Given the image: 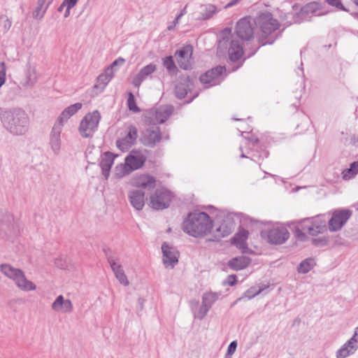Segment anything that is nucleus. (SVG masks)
Segmentation results:
<instances>
[{
	"label": "nucleus",
	"mask_w": 358,
	"mask_h": 358,
	"mask_svg": "<svg viewBox=\"0 0 358 358\" xmlns=\"http://www.w3.org/2000/svg\"><path fill=\"white\" fill-rule=\"evenodd\" d=\"M254 29V23H252L249 18H241L236 26L235 32L238 39L231 38V29L226 27L219 34L217 50L222 52L228 49L230 60L237 62L243 54L241 41H249L252 39Z\"/></svg>",
	"instance_id": "nucleus-1"
},
{
	"label": "nucleus",
	"mask_w": 358,
	"mask_h": 358,
	"mask_svg": "<svg viewBox=\"0 0 358 358\" xmlns=\"http://www.w3.org/2000/svg\"><path fill=\"white\" fill-rule=\"evenodd\" d=\"M0 119L3 127L14 136H22L29 130V118L27 113L19 108H0Z\"/></svg>",
	"instance_id": "nucleus-2"
},
{
	"label": "nucleus",
	"mask_w": 358,
	"mask_h": 358,
	"mask_svg": "<svg viewBox=\"0 0 358 358\" xmlns=\"http://www.w3.org/2000/svg\"><path fill=\"white\" fill-rule=\"evenodd\" d=\"M212 228L213 220L204 212L189 213L182 223L183 231L195 238L207 235Z\"/></svg>",
	"instance_id": "nucleus-3"
},
{
	"label": "nucleus",
	"mask_w": 358,
	"mask_h": 358,
	"mask_svg": "<svg viewBox=\"0 0 358 358\" xmlns=\"http://www.w3.org/2000/svg\"><path fill=\"white\" fill-rule=\"evenodd\" d=\"M137 189L129 192L128 197L131 205L136 210H141L145 206V190L151 192L155 189L156 180L150 175H141L134 182Z\"/></svg>",
	"instance_id": "nucleus-4"
},
{
	"label": "nucleus",
	"mask_w": 358,
	"mask_h": 358,
	"mask_svg": "<svg viewBox=\"0 0 358 358\" xmlns=\"http://www.w3.org/2000/svg\"><path fill=\"white\" fill-rule=\"evenodd\" d=\"M257 23L262 31L259 38L260 46L271 45L280 36V33L275 34L274 36L272 35L279 28L280 23L273 17L270 13H261L257 18Z\"/></svg>",
	"instance_id": "nucleus-5"
},
{
	"label": "nucleus",
	"mask_w": 358,
	"mask_h": 358,
	"mask_svg": "<svg viewBox=\"0 0 358 358\" xmlns=\"http://www.w3.org/2000/svg\"><path fill=\"white\" fill-rule=\"evenodd\" d=\"M0 270L6 276L15 281L16 285L20 289L24 291L36 289V285L27 279L21 269L15 268L8 264H2L0 266Z\"/></svg>",
	"instance_id": "nucleus-6"
},
{
	"label": "nucleus",
	"mask_w": 358,
	"mask_h": 358,
	"mask_svg": "<svg viewBox=\"0 0 358 358\" xmlns=\"http://www.w3.org/2000/svg\"><path fill=\"white\" fill-rule=\"evenodd\" d=\"M235 217L236 220L241 221L243 215L241 213L237 214L234 213H229L224 215L221 220L220 226L216 229V233L217 234H215L214 239L211 241H218L221 238L226 237L231 234L235 228ZM248 219L252 221L251 218L244 216V221H246Z\"/></svg>",
	"instance_id": "nucleus-7"
},
{
	"label": "nucleus",
	"mask_w": 358,
	"mask_h": 358,
	"mask_svg": "<svg viewBox=\"0 0 358 358\" xmlns=\"http://www.w3.org/2000/svg\"><path fill=\"white\" fill-rule=\"evenodd\" d=\"M101 120V115L98 110L87 113L82 119L79 125V132L83 138H90L97 130Z\"/></svg>",
	"instance_id": "nucleus-8"
},
{
	"label": "nucleus",
	"mask_w": 358,
	"mask_h": 358,
	"mask_svg": "<svg viewBox=\"0 0 358 358\" xmlns=\"http://www.w3.org/2000/svg\"><path fill=\"white\" fill-rule=\"evenodd\" d=\"M261 236L270 244L281 245L289 238V233L286 227L278 226L270 229L262 231Z\"/></svg>",
	"instance_id": "nucleus-9"
},
{
	"label": "nucleus",
	"mask_w": 358,
	"mask_h": 358,
	"mask_svg": "<svg viewBox=\"0 0 358 358\" xmlns=\"http://www.w3.org/2000/svg\"><path fill=\"white\" fill-rule=\"evenodd\" d=\"M171 192L166 189H157L150 194L149 206L155 210L167 208L171 201Z\"/></svg>",
	"instance_id": "nucleus-10"
},
{
	"label": "nucleus",
	"mask_w": 358,
	"mask_h": 358,
	"mask_svg": "<svg viewBox=\"0 0 358 358\" xmlns=\"http://www.w3.org/2000/svg\"><path fill=\"white\" fill-rule=\"evenodd\" d=\"M303 229L313 236H317L327 230V219L324 215H319L315 217L303 220Z\"/></svg>",
	"instance_id": "nucleus-11"
},
{
	"label": "nucleus",
	"mask_w": 358,
	"mask_h": 358,
	"mask_svg": "<svg viewBox=\"0 0 358 358\" xmlns=\"http://www.w3.org/2000/svg\"><path fill=\"white\" fill-rule=\"evenodd\" d=\"M352 211L349 209H336L332 213V216L328 221L329 229L331 231L340 230L350 218Z\"/></svg>",
	"instance_id": "nucleus-12"
},
{
	"label": "nucleus",
	"mask_w": 358,
	"mask_h": 358,
	"mask_svg": "<svg viewBox=\"0 0 358 358\" xmlns=\"http://www.w3.org/2000/svg\"><path fill=\"white\" fill-rule=\"evenodd\" d=\"M173 112L172 106H162L157 108H152L148 112L146 117L150 119L154 124H163Z\"/></svg>",
	"instance_id": "nucleus-13"
},
{
	"label": "nucleus",
	"mask_w": 358,
	"mask_h": 358,
	"mask_svg": "<svg viewBox=\"0 0 358 358\" xmlns=\"http://www.w3.org/2000/svg\"><path fill=\"white\" fill-rule=\"evenodd\" d=\"M146 161L145 157L139 152L132 151L124 159V171L126 173L141 169Z\"/></svg>",
	"instance_id": "nucleus-14"
},
{
	"label": "nucleus",
	"mask_w": 358,
	"mask_h": 358,
	"mask_svg": "<svg viewBox=\"0 0 358 358\" xmlns=\"http://www.w3.org/2000/svg\"><path fill=\"white\" fill-rule=\"evenodd\" d=\"M163 263L166 268H173L178 262L180 253L176 248L170 245L166 242L162 245Z\"/></svg>",
	"instance_id": "nucleus-15"
},
{
	"label": "nucleus",
	"mask_w": 358,
	"mask_h": 358,
	"mask_svg": "<svg viewBox=\"0 0 358 358\" xmlns=\"http://www.w3.org/2000/svg\"><path fill=\"white\" fill-rule=\"evenodd\" d=\"M162 139L160 129L158 127L145 129L141 137V143L148 147L153 148Z\"/></svg>",
	"instance_id": "nucleus-16"
},
{
	"label": "nucleus",
	"mask_w": 358,
	"mask_h": 358,
	"mask_svg": "<svg viewBox=\"0 0 358 358\" xmlns=\"http://www.w3.org/2000/svg\"><path fill=\"white\" fill-rule=\"evenodd\" d=\"M193 52L192 46L190 45H185L175 52V57L179 66L184 70H189L192 68L189 59Z\"/></svg>",
	"instance_id": "nucleus-17"
},
{
	"label": "nucleus",
	"mask_w": 358,
	"mask_h": 358,
	"mask_svg": "<svg viewBox=\"0 0 358 358\" xmlns=\"http://www.w3.org/2000/svg\"><path fill=\"white\" fill-rule=\"evenodd\" d=\"M138 131L136 127L134 125H130L128 127V132L126 136L117 140L116 145L122 152L127 151L136 143Z\"/></svg>",
	"instance_id": "nucleus-18"
},
{
	"label": "nucleus",
	"mask_w": 358,
	"mask_h": 358,
	"mask_svg": "<svg viewBox=\"0 0 358 358\" xmlns=\"http://www.w3.org/2000/svg\"><path fill=\"white\" fill-rule=\"evenodd\" d=\"M103 250L107 257V260L115 275V278L119 280V282L122 285L124 286L128 285L129 282V280H127V278L124 273V270L122 269V266L119 264H117L115 259L111 255H108L110 249H103Z\"/></svg>",
	"instance_id": "nucleus-19"
},
{
	"label": "nucleus",
	"mask_w": 358,
	"mask_h": 358,
	"mask_svg": "<svg viewBox=\"0 0 358 358\" xmlns=\"http://www.w3.org/2000/svg\"><path fill=\"white\" fill-rule=\"evenodd\" d=\"M226 71L224 66H217L200 76V81L203 84H210V86L217 85L216 80Z\"/></svg>",
	"instance_id": "nucleus-20"
},
{
	"label": "nucleus",
	"mask_w": 358,
	"mask_h": 358,
	"mask_svg": "<svg viewBox=\"0 0 358 358\" xmlns=\"http://www.w3.org/2000/svg\"><path fill=\"white\" fill-rule=\"evenodd\" d=\"M62 124L58 122L53 126L50 135V145L52 150L57 154L61 148V133L62 130Z\"/></svg>",
	"instance_id": "nucleus-21"
},
{
	"label": "nucleus",
	"mask_w": 358,
	"mask_h": 358,
	"mask_svg": "<svg viewBox=\"0 0 358 358\" xmlns=\"http://www.w3.org/2000/svg\"><path fill=\"white\" fill-rule=\"evenodd\" d=\"M52 309L57 312L69 313L73 310V304L71 300H65L62 295H59L52 303Z\"/></svg>",
	"instance_id": "nucleus-22"
},
{
	"label": "nucleus",
	"mask_w": 358,
	"mask_h": 358,
	"mask_svg": "<svg viewBox=\"0 0 358 358\" xmlns=\"http://www.w3.org/2000/svg\"><path fill=\"white\" fill-rule=\"evenodd\" d=\"M115 157L116 155L109 151H106L103 153V157L101 159L99 166L101 169L102 174L106 179H108L109 177L110 169Z\"/></svg>",
	"instance_id": "nucleus-23"
},
{
	"label": "nucleus",
	"mask_w": 358,
	"mask_h": 358,
	"mask_svg": "<svg viewBox=\"0 0 358 358\" xmlns=\"http://www.w3.org/2000/svg\"><path fill=\"white\" fill-rule=\"evenodd\" d=\"M157 69L155 64L150 63L143 67L138 73L134 78L132 84L134 86L138 87L142 82L150 75L154 73Z\"/></svg>",
	"instance_id": "nucleus-24"
},
{
	"label": "nucleus",
	"mask_w": 358,
	"mask_h": 358,
	"mask_svg": "<svg viewBox=\"0 0 358 358\" xmlns=\"http://www.w3.org/2000/svg\"><path fill=\"white\" fill-rule=\"evenodd\" d=\"M248 234L249 232L248 230L242 229L231 238V244L242 250L243 253H245L248 249L247 244Z\"/></svg>",
	"instance_id": "nucleus-25"
},
{
	"label": "nucleus",
	"mask_w": 358,
	"mask_h": 358,
	"mask_svg": "<svg viewBox=\"0 0 358 358\" xmlns=\"http://www.w3.org/2000/svg\"><path fill=\"white\" fill-rule=\"evenodd\" d=\"M251 262V259L246 256H238L231 259L228 263V266L234 271H241L246 267Z\"/></svg>",
	"instance_id": "nucleus-26"
},
{
	"label": "nucleus",
	"mask_w": 358,
	"mask_h": 358,
	"mask_svg": "<svg viewBox=\"0 0 358 358\" xmlns=\"http://www.w3.org/2000/svg\"><path fill=\"white\" fill-rule=\"evenodd\" d=\"M82 106L83 105L81 103H76L66 108L58 117L57 122L63 125L64 122L76 114L82 108Z\"/></svg>",
	"instance_id": "nucleus-27"
},
{
	"label": "nucleus",
	"mask_w": 358,
	"mask_h": 358,
	"mask_svg": "<svg viewBox=\"0 0 358 358\" xmlns=\"http://www.w3.org/2000/svg\"><path fill=\"white\" fill-rule=\"evenodd\" d=\"M192 86V83L189 77L186 78L183 81L179 82L175 87L176 96L179 99H184Z\"/></svg>",
	"instance_id": "nucleus-28"
},
{
	"label": "nucleus",
	"mask_w": 358,
	"mask_h": 358,
	"mask_svg": "<svg viewBox=\"0 0 358 358\" xmlns=\"http://www.w3.org/2000/svg\"><path fill=\"white\" fill-rule=\"evenodd\" d=\"M358 347L350 339L343 345V346L337 350L336 353V358H346L348 356L353 355Z\"/></svg>",
	"instance_id": "nucleus-29"
},
{
	"label": "nucleus",
	"mask_w": 358,
	"mask_h": 358,
	"mask_svg": "<svg viewBox=\"0 0 358 358\" xmlns=\"http://www.w3.org/2000/svg\"><path fill=\"white\" fill-rule=\"evenodd\" d=\"M217 12V8L213 4H206L201 6L200 15L198 20H207L210 19Z\"/></svg>",
	"instance_id": "nucleus-30"
},
{
	"label": "nucleus",
	"mask_w": 358,
	"mask_h": 358,
	"mask_svg": "<svg viewBox=\"0 0 358 358\" xmlns=\"http://www.w3.org/2000/svg\"><path fill=\"white\" fill-rule=\"evenodd\" d=\"M316 263L313 258H307L303 260L297 266V271L299 273L306 274L315 266Z\"/></svg>",
	"instance_id": "nucleus-31"
},
{
	"label": "nucleus",
	"mask_w": 358,
	"mask_h": 358,
	"mask_svg": "<svg viewBox=\"0 0 358 358\" xmlns=\"http://www.w3.org/2000/svg\"><path fill=\"white\" fill-rule=\"evenodd\" d=\"M163 66L166 69L170 75L177 74L178 69L172 56H167L162 59Z\"/></svg>",
	"instance_id": "nucleus-32"
},
{
	"label": "nucleus",
	"mask_w": 358,
	"mask_h": 358,
	"mask_svg": "<svg viewBox=\"0 0 358 358\" xmlns=\"http://www.w3.org/2000/svg\"><path fill=\"white\" fill-rule=\"evenodd\" d=\"M220 294L216 292H208L203 294L202 303L205 307L210 309L214 303L218 299Z\"/></svg>",
	"instance_id": "nucleus-33"
},
{
	"label": "nucleus",
	"mask_w": 358,
	"mask_h": 358,
	"mask_svg": "<svg viewBox=\"0 0 358 358\" xmlns=\"http://www.w3.org/2000/svg\"><path fill=\"white\" fill-rule=\"evenodd\" d=\"M47 3L45 0H38L37 5L34 10L32 15L34 18H42L45 13L47 9H45V6Z\"/></svg>",
	"instance_id": "nucleus-34"
},
{
	"label": "nucleus",
	"mask_w": 358,
	"mask_h": 358,
	"mask_svg": "<svg viewBox=\"0 0 358 358\" xmlns=\"http://www.w3.org/2000/svg\"><path fill=\"white\" fill-rule=\"evenodd\" d=\"M358 173V161L350 164V168L345 169L342 174L343 179H350Z\"/></svg>",
	"instance_id": "nucleus-35"
},
{
	"label": "nucleus",
	"mask_w": 358,
	"mask_h": 358,
	"mask_svg": "<svg viewBox=\"0 0 358 358\" xmlns=\"http://www.w3.org/2000/svg\"><path fill=\"white\" fill-rule=\"evenodd\" d=\"M127 104L129 110L134 113H139L141 111L140 108L137 106L136 103L135 96L131 92H128Z\"/></svg>",
	"instance_id": "nucleus-36"
},
{
	"label": "nucleus",
	"mask_w": 358,
	"mask_h": 358,
	"mask_svg": "<svg viewBox=\"0 0 358 358\" xmlns=\"http://www.w3.org/2000/svg\"><path fill=\"white\" fill-rule=\"evenodd\" d=\"M268 287H252L244 292V296L248 299L254 298Z\"/></svg>",
	"instance_id": "nucleus-37"
},
{
	"label": "nucleus",
	"mask_w": 358,
	"mask_h": 358,
	"mask_svg": "<svg viewBox=\"0 0 358 358\" xmlns=\"http://www.w3.org/2000/svg\"><path fill=\"white\" fill-rule=\"evenodd\" d=\"M12 25V21L6 16L0 17V30L3 33L7 32Z\"/></svg>",
	"instance_id": "nucleus-38"
},
{
	"label": "nucleus",
	"mask_w": 358,
	"mask_h": 358,
	"mask_svg": "<svg viewBox=\"0 0 358 358\" xmlns=\"http://www.w3.org/2000/svg\"><path fill=\"white\" fill-rule=\"evenodd\" d=\"M311 243L316 247H324L329 243V238L327 236L314 238L312 239Z\"/></svg>",
	"instance_id": "nucleus-39"
},
{
	"label": "nucleus",
	"mask_w": 358,
	"mask_h": 358,
	"mask_svg": "<svg viewBox=\"0 0 358 358\" xmlns=\"http://www.w3.org/2000/svg\"><path fill=\"white\" fill-rule=\"evenodd\" d=\"M209 310V308L205 307L202 303L198 310L194 311V317L199 320H203L207 315Z\"/></svg>",
	"instance_id": "nucleus-40"
},
{
	"label": "nucleus",
	"mask_w": 358,
	"mask_h": 358,
	"mask_svg": "<svg viewBox=\"0 0 358 358\" xmlns=\"http://www.w3.org/2000/svg\"><path fill=\"white\" fill-rule=\"evenodd\" d=\"M329 5L336 7L338 10L343 11H348V9L343 5L341 0H325Z\"/></svg>",
	"instance_id": "nucleus-41"
},
{
	"label": "nucleus",
	"mask_w": 358,
	"mask_h": 358,
	"mask_svg": "<svg viewBox=\"0 0 358 358\" xmlns=\"http://www.w3.org/2000/svg\"><path fill=\"white\" fill-rule=\"evenodd\" d=\"M27 83L29 86H33L36 82V75L34 70L29 71L27 75Z\"/></svg>",
	"instance_id": "nucleus-42"
},
{
	"label": "nucleus",
	"mask_w": 358,
	"mask_h": 358,
	"mask_svg": "<svg viewBox=\"0 0 358 358\" xmlns=\"http://www.w3.org/2000/svg\"><path fill=\"white\" fill-rule=\"evenodd\" d=\"M6 65L4 62H0V87L6 82Z\"/></svg>",
	"instance_id": "nucleus-43"
},
{
	"label": "nucleus",
	"mask_w": 358,
	"mask_h": 358,
	"mask_svg": "<svg viewBox=\"0 0 358 358\" xmlns=\"http://www.w3.org/2000/svg\"><path fill=\"white\" fill-rule=\"evenodd\" d=\"M110 78H109L104 73H101L99 76L97 80L102 84V89H104L107 84L110 81Z\"/></svg>",
	"instance_id": "nucleus-44"
},
{
	"label": "nucleus",
	"mask_w": 358,
	"mask_h": 358,
	"mask_svg": "<svg viewBox=\"0 0 358 358\" xmlns=\"http://www.w3.org/2000/svg\"><path fill=\"white\" fill-rule=\"evenodd\" d=\"M237 348V342L236 341H231L228 346L227 355H232Z\"/></svg>",
	"instance_id": "nucleus-45"
},
{
	"label": "nucleus",
	"mask_w": 358,
	"mask_h": 358,
	"mask_svg": "<svg viewBox=\"0 0 358 358\" xmlns=\"http://www.w3.org/2000/svg\"><path fill=\"white\" fill-rule=\"evenodd\" d=\"M55 263V265L61 269H65L67 266L66 262L62 258L56 259Z\"/></svg>",
	"instance_id": "nucleus-46"
},
{
	"label": "nucleus",
	"mask_w": 358,
	"mask_h": 358,
	"mask_svg": "<svg viewBox=\"0 0 358 358\" xmlns=\"http://www.w3.org/2000/svg\"><path fill=\"white\" fill-rule=\"evenodd\" d=\"M237 282V277L236 275L231 274L228 275L227 279V283L230 286H234Z\"/></svg>",
	"instance_id": "nucleus-47"
},
{
	"label": "nucleus",
	"mask_w": 358,
	"mask_h": 358,
	"mask_svg": "<svg viewBox=\"0 0 358 358\" xmlns=\"http://www.w3.org/2000/svg\"><path fill=\"white\" fill-rule=\"evenodd\" d=\"M180 19V15H177L175 20L170 23V24L167 27V29L169 31H172L175 29L176 24L179 23V20Z\"/></svg>",
	"instance_id": "nucleus-48"
},
{
	"label": "nucleus",
	"mask_w": 358,
	"mask_h": 358,
	"mask_svg": "<svg viewBox=\"0 0 358 358\" xmlns=\"http://www.w3.org/2000/svg\"><path fill=\"white\" fill-rule=\"evenodd\" d=\"M78 0H64L63 2L64 3L66 8H68L69 9H71L73 8L78 3Z\"/></svg>",
	"instance_id": "nucleus-49"
},
{
	"label": "nucleus",
	"mask_w": 358,
	"mask_h": 358,
	"mask_svg": "<svg viewBox=\"0 0 358 358\" xmlns=\"http://www.w3.org/2000/svg\"><path fill=\"white\" fill-rule=\"evenodd\" d=\"M115 68L114 67H112V66H109L106 70H105V72L103 73L106 76H107L109 78L112 79V78L114 76V71H115Z\"/></svg>",
	"instance_id": "nucleus-50"
},
{
	"label": "nucleus",
	"mask_w": 358,
	"mask_h": 358,
	"mask_svg": "<svg viewBox=\"0 0 358 358\" xmlns=\"http://www.w3.org/2000/svg\"><path fill=\"white\" fill-rule=\"evenodd\" d=\"M350 340L352 341L354 344L358 347V326L355 328L354 334L350 338Z\"/></svg>",
	"instance_id": "nucleus-51"
},
{
	"label": "nucleus",
	"mask_w": 358,
	"mask_h": 358,
	"mask_svg": "<svg viewBox=\"0 0 358 358\" xmlns=\"http://www.w3.org/2000/svg\"><path fill=\"white\" fill-rule=\"evenodd\" d=\"M125 60L124 59L122 58V57H118L117 59H116L111 64L110 66H112V67H114L115 68L117 66H122L124 64Z\"/></svg>",
	"instance_id": "nucleus-52"
},
{
	"label": "nucleus",
	"mask_w": 358,
	"mask_h": 358,
	"mask_svg": "<svg viewBox=\"0 0 358 358\" xmlns=\"http://www.w3.org/2000/svg\"><path fill=\"white\" fill-rule=\"evenodd\" d=\"M250 142L252 143L253 145H255L257 143H259V138L255 136H251L248 138Z\"/></svg>",
	"instance_id": "nucleus-53"
},
{
	"label": "nucleus",
	"mask_w": 358,
	"mask_h": 358,
	"mask_svg": "<svg viewBox=\"0 0 358 358\" xmlns=\"http://www.w3.org/2000/svg\"><path fill=\"white\" fill-rule=\"evenodd\" d=\"M313 3L308 4L303 8H302L301 10L304 13H308L309 11L312 10L313 9Z\"/></svg>",
	"instance_id": "nucleus-54"
},
{
	"label": "nucleus",
	"mask_w": 358,
	"mask_h": 358,
	"mask_svg": "<svg viewBox=\"0 0 358 358\" xmlns=\"http://www.w3.org/2000/svg\"><path fill=\"white\" fill-rule=\"evenodd\" d=\"M240 0H231L229 3H228L225 8H229L235 4H236Z\"/></svg>",
	"instance_id": "nucleus-55"
},
{
	"label": "nucleus",
	"mask_w": 358,
	"mask_h": 358,
	"mask_svg": "<svg viewBox=\"0 0 358 358\" xmlns=\"http://www.w3.org/2000/svg\"><path fill=\"white\" fill-rule=\"evenodd\" d=\"M296 236L300 238V237H304L305 236V234L304 233L300 230L299 228H296Z\"/></svg>",
	"instance_id": "nucleus-56"
},
{
	"label": "nucleus",
	"mask_w": 358,
	"mask_h": 358,
	"mask_svg": "<svg viewBox=\"0 0 358 358\" xmlns=\"http://www.w3.org/2000/svg\"><path fill=\"white\" fill-rule=\"evenodd\" d=\"M66 7L64 2L62 3V4L58 7L57 11L61 13L63 11L64 8Z\"/></svg>",
	"instance_id": "nucleus-57"
},
{
	"label": "nucleus",
	"mask_w": 358,
	"mask_h": 358,
	"mask_svg": "<svg viewBox=\"0 0 358 358\" xmlns=\"http://www.w3.org/2000/svg\"><path fill=\"white\" fill-rule=\"evenodd\" d=\"M70 10H71V9L66 8V10H65L64 15V17L65 18L68 17L70 15Z\"/></svg>",
	"instance_id": "nucleus-58"
},
{
	"label": "nucleus",
	"mask_w": 358,
	"mask_h": 358,
	"mask_svg": "<svg viewBox=\"0 0 358 358\" xmlns=\"http://www.w3.org/2000/svg\"><path fill=\"white\" fill-rule=\"evenodd\" d=\"M186 13V7L181 10L180 13L178 15H180V18Z\"/></svg>",
	"instance_id": "nucleus-59"
},
{
	"label": "nucleus",
	"mask_w": 358,
	"mask_h": 358,
	"mask_svg": "<svg viewBox=\"0 0 358 358\" xmlns=\"http://www.w3.org/2000/svg\"><path fill=\"white\" fill-rule=\"evenodd\" d=\"M47 1V3L45 6V9H48L49 6L52 3L54 0H45Z\"/></svg>",
	"instance_id": "nucleus-60"
},
{
	"label": "nucleus",
	"mask_w": 358,
	"mask_h": 358,
	"mask_svg": "<svg viewBox=\"0 0 358 358\" xmlns=\"http://www.w3.org/2000/svg\"><path fill=\"white\" fill-rule=\"evenodd\" d=\"M143 302H144V299H141V298H140V299H138V303H139V305H140V306H141V309H142V308H143Z\"/></svg>",
	"instance_id": "nucleus-61"
},
{
	"label": "nucleus",
	"mask_w": 358,
	"mask_h": 358,
	"mask_svg": "<svg viewBox=\"0 0 358 358\" xmlns=\"http://www.w3.org/2000/svg\"><path fill=\"white\" fill-rule=\"evenodd\" d=\"M300 322H301V320L299 318H296L294 320V324H300Z\"/></svg>",
	"instance_id": "nucleus-62"
},
{
	"label": "nucleus",
	"mask_w": 358,
	"mask_h": 358,
	"mask_svg": "<svg viewBox=\"0 0 358 358\" xmlns=\"http://www.w3.org/2000/svg\"><path fill=\"white\" fill-rule=\"evenodd\" d=\"M263 153H264V157H268V152L267 151H265V150H264V151H263Z\"/></svg>",
	"instance_id": "nucleus-63"
},
{
	"label": "nucleus",
	"mask_w": 358,
	"mask_h": 358,
	"mask_svg": "<svg viewBox=\"0 0 358 358\" xmlns=\"http://www.w3.org/2000/svg\"><path fill=\"white\" fill-rule=\"evenodd\" d=\"M356 6H358V0H351Z\"/></svg>",
	"instance_id": "nucleus-64"
}]
</instances>
